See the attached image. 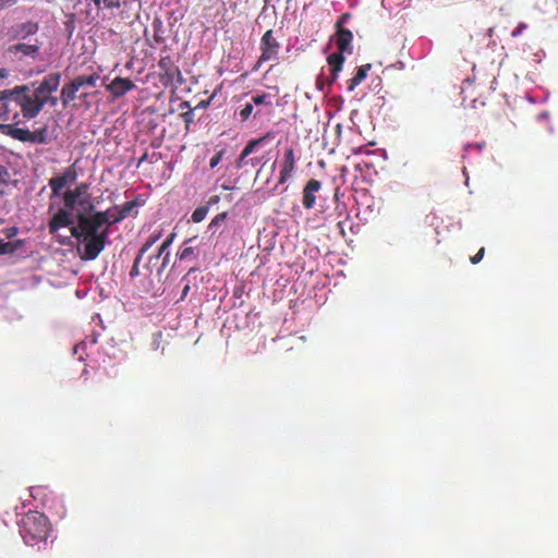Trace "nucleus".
I'll use <instances>...</instances> for the list:
<instances>
[{
    "label": "nucleus",
    "instance_id": "a211bd4d",
    "mask_svg": "<svg viewBox=\"0 0 558 558\" xmlns=\"http://www.w3.org/2000/svg\"><path fill=\"white\" fill-rule=\"evenodd\" d=\"M2 92L0 90V118L1 120H11L15 128H20L19 123H21V114L20 111H12L10 107V100H14V98H3Z\"/></svg>",
    "mask_w": 558,
    "mask_h": 558
},
{
    "label": "nucleus",
    "instance_id": "393cba45",
    "mask_svg": "<svg viewBox=\"0 0 558 558\" xmlns=\"http://www.w3.org/2000/svg\"><path fill=\"white\" fill-rule=\"evenodd\" d=\"M11 174L4 165L0 163V196L5 193L10 185Z\"/></svg>",
    "mask_w": 558,
    "mask_h": 558
},
{
    "label": "nucleus",
    "instance_id": "6e6552de",
    "mask_svg": "<svg viewBox=\"0 0 558 558\" xmlns=\"http://www.w3.org/2000/svg\"><path fill=\"white\" fill-rule=\"evenodd\" d=\"M158 68L160 70V76L166 84L174 83L175 80L181 81L180 68L175 65L174 60H172L169 54L161 57L158 61Z\"/></svg>",
    "mask_w": 558,
    "mask_h": 558
},
{
    "label": "nucleus",
    "instance_id": "ddd939ff",
    "mask_svg": "<svg viewBox=\"0 0 558 558\" xmlns=\"http://www.w3.org/2000/svg\"><path fill=\"white\" fill-rule=\"evenodd\" d=\"M295 162H296V158H295L294 149H293V147H289L288 149H286L284 155H283L281 170L279 173V184H284V182H287L289 177L292 175V172L295 170Z\"/></svg>",
    "mask_w": 558,
    "mask_h": 558
},
{
    "label": "nucleus",
    "instance_id": "3c124183",
    "mask_svg": "<svg viewBox=\"0 0 558 558\" xmlns=\"http://www.w3.org/2000/svg\"><path fill=\"white\" fill-rule=\"evenodd\" d=\"M116 215H111V209H109V219H114Z\"/></svg>",
    "mask_w": 558,
    "mask_h": 558
},
{
    "label": "nucleus",
    "instance_id": "de8ad7c7",
    "mask_svg": "<svg viewBox=\"0 0 558 558\" xmlns=\"http://www.w3.org/2000/svg\"><path fill=\"white\" fill-rule=\"evenodd\" d=\"M9 71L5 70V68H0V80H3V77H8Z\"/></svg>",
    "mask_w": 558,
    "mask_h": 558
},
{
    "label": "nucleus",
    "instance_id": "9d476101",
    "mask_svg": "<svg viewBox=\"0 0 558 558\" xmlns=\"http://www.w3.org/2000/svg\"><path fill=\"white\" fill-rule=\"evenodd\" d=\"M323 183L319 179H308L302 189V205L305 208H313L317 204V194Z\"/></svg>",
    "mask_w": 558,
    "mask_h": 558
},
{
    "label": "nucleus",
    "instance_id": "f704fd0d",
    "mask_svg": "<svg viewBox=\"0 0 558 558\" xmlns=\"http://www.w3.org/2000/svg\"><path fill=\"white\" fill-rule=\"evenodd\" d=\"M175 234L172 232L169 234L165 241H162L161 245L159 246L157 251V255H159V262L166 250H168L169 246H171L172 242L174 241Z\"/></svg>",
    "mask_w": 558,
    "mask_h": 558
},
{
    "label": "nucleus",
    "instance_id": "20e7f679",
    "mask_svg": "<svg viewBox=\"0 0 558 558\" xmlns=\"http://www.w3.org/2000/svg\"><path fill=\"white\" fill-rule=\"evenodd\" d=\"M0 131L19 142L39 143L40 145L51 142L47 124L34 131L27 130V128H16L14 124H0Z\"/></svg>",
    "mask_w": 558,
    "mask_h": 558
},
{
    "label": "nucleus",
    "instance_id": "9b49d317",
    "mask_svg": "<svg viewBox=\"0 0 558 558\" xmlns=\"http://www.w3.org/2000/svg\"><path fill=\"white\" fill-rule=\"evenodd\" d=\"M107 90L112 95L113 99H119V97H123V95L131 92V89L136 88V83L131 78H122V76H117L106 86Z\"/></svg>",
    "mask_w": 558,
    "mask_h": 558
},
{
    "label": "nucleus",
    "instance_id": "7ed1b4c3",
    "mask_svg": "<svg viewBox=\"0 0 558 558\" xmlns=\"http://www.w3.org/2000/svg\"><path fill=\"white\" fill-rule=\"evenodd\" d=\"M50 533V520L44 512L28 511L20 520V534L27 546L46 544Z\"/></svg>",
    "mask_w": 558,
    "mask_h": 558
},
{
    "label": "nucleus",
    "instance_id": "f03ea898",
    "mask_svg": "<svg viewBox=\"0 0 558 558\" xmlns=\"http://www.w3.org/2000/svg\"><path fill=\"white\" fill-rule=\"evenodd\" d=\"M50 88H52L51 80H43L34 89L29 85H16L13 88H5L2 96L13 97L23 117L31 120V118L37 117L43 111V94L46 89Z\"/></svg>",
    "mask_w": 558,
    "mask_h": 558
},
{
    "label": "nucleus",
    "instance_id": "f8f14e48",
    "mask_svg": "<svg viewBox=\"0 0 558 558\" xmlns=\"http://www.w3.org/2000/svg\"><path fill=\"white\" fill-rule=\"evenodd\" d=\"M39 27L37 22L16 23L10 27L8 34L13 40H25L29 35H35Z\"/></svg>",
    "mask_w": 558,
    "mask_h": 558
},
{
    "label": "nucleus",
    "instance_id": "37998d69",
    "mask_svg": "<svg viewBox=\"0 0 558 558\" xmlns=\"http://www.w3.org/2000/svg\"><path fill=\"white\" fill-rule=\"evenodd\" d=\"M328 84V78H324V76H317L316 78V86L318 89H325L326 85Z\"/></svg>",
    "mask_w": 558,
    "mask_h": 558
},
{
    "label": "nucleus",
    "instance_id": "4468645a",
    "mask_svg": "<svg viewBox=\"0 0 558 558\" xmlns=\"http://www.w3.org/2000/svg\"><path fill=\"white\" fill-rule=\"evenodd\" d=\"M345 61L344 54H341L340 50L333 51L327 56V63L330 70V76L327 78L328 84L335 83L338 80L339 73L342 71L343 63Z\"/></svg>",
    "mask_w": 558,
    "mask_h": 558
},
{
    "label": "nucleus",
    "instance_id": "7c9ffc66",
    "mask_svg": "<svg viewBox=\"0 0 558 558\" xmlns=\"http://www.w3.org/2000/svg\"><path fill=\"white\" fill-rule=\"evenodd\" d=\"M227 218H228L227 211L218 213V215H216L211 219L210 223L208 225V229L211 230L213 232H216L217 228H219L220 225H222V222L226 221Z\"/></svg>",
    "mask_w": 558,
    "mask_h": 558
},
{
    "label": "nucleus",
    "instance_id": "6ab92c4d",
    "mask_svg": "<svg viewBox=\"0 0 558 558\" xmlns=\"http://www.w3.org/2000/svg\"><path fill=\"white\" fill-rule=\"evenodd\" d=\"M44 80L51 81V88L49 90H45V93L41 94L43 108L44 106H46L47 102H49L50 106H57L58 98H56V96H52V93L56 92V89H58L61 84V73L46 74Z\"/></svg>",
    "mask_w": 558,
    "mask_h": 558
},
{
    "label": "nucleus",
    "instance_id": "412c9836",
    "mask_svg": "<svg viewBox=\"0 0 558 558\" xmlns=\"http://www.w3.org/2000/svg\"><path fill=\"white\" fill-rule=\"evenodd\" d=\"M372 69V64H362L357 68L355 74H353L352 78L347 81V88L349 92H353L359 84L363 83L365 77H367L368 72Z\"/></svg>",
    "mask_w": 558,
    "mask_h": 558
},
{
    "label": "nucleus",
    "instance_id": "c9c22d12",
    "mask_svg": "<svg viewBox=\"0 0 558 558\" xmlns=\"http://www.w3.org/2000/svg\"><path fill=\"white\" fill-rule=\"evenodd\" d=\"M87 189H89L88 183H78L74 187L76 204L80 205V199H82V197L84 196V193H86Z\"/></svg>",
    "mask_w": 558,
    "mask_h": 558
},
{
    "label": "nucleus",
    "instance_id": "a19ab883",
    "mask_svg": "<svg viewBox=\"0 0 558 558\" xmlns=\"http://www.w3.org/2000/svg\"><path fill=\"white\" fill-rule=\"evenodd\" d=\"M19 232L17 227H7L2 230V233L7 236V239H12V236L16 235Z\"/></svg>",
    "mask_w": 558,
    "mask_h": 558
},
{
    "label": "nucleus",
    "instance_id": "423d86ee",
    "mask_svg": "<svg viewBox=\"0 0 558 558\" xmlns=\"http://www.w3.org/2000/svg\"><path fill=\"white\" fill-rule=\"evenodd\" d=\"M270 133H266L264 136H259L258 138H252L246 143L244 148L241 150L238 159H235V168H245V166H254L260 165L263 158H258V156H254L253 158H248L253 151L256 150L257 147H260L263 143L270 137Z\"/></svg>",
    "mask_w": 558,
    "mask_h": 558
},
{
    "label": "nucleus",
    "instance_id": "bb28decb",
    "mask_svg": "<svg viewBox=\"0 0 558 558\" xmlns=\"http://www.w3.org/2000/svg\"><path fill=\"white\" fill-rule=\"evenodd\" d=\"M253 112H254V105H253V99L251 98V100L245 102L244 106L240 109L239 117L242 122H247L248 118L252 117Z\"/></svg>",
    "mask_w": 558,
    "mask_h": 558
},
{
    "label": "nucleus",
    "instance_id": "09e8293b",
    "mask_svg": "<svg viewBox=\"0 0 558 558\" xmlns=\"http://www.w3.org/2000/svg\"><path fill=\"white\" fill-rule=\"evenodd\" d=\"M335 198H339V187H336L335 190Z\"/></svg>",
    "mask_w": 558,
    "mask_h": 558
},
{
    "label": "nucleus",
    "instance_id": "f257e3e1",
    "mask_svg": "<svg viewBox=\"0 0 558 558\" xmlns=\"http://www.w3.org/2000/svg\"><path fill=\"white\" fill-rule=\"evenodd\" d=\"M110 211H96L92 215L77 213V223L71 227V234L83 242V260H94L105 250L110 233Z\"/></svg>",
    "mask_w": 558,
    "mask_h": 558
},
{
    "label": "nucleus",
    "instance_id": "79ce46f5",
    "mask_svg": "<svg viewBox=\"0 0 558 558\" xmlns=\"http://www.w3.org/2000/svg\"><path fill=\"white\" fill-rule=\"evenodd\" d=\"M484 254H485V248H484V246H482V248H480L475 255H472L470 260L472 262V264H478V262L482 260Z\"/></svg>",
    "mask_w": 558,
    "mask_h": 558
},
{
    "label": "nucleus",
    "instance_id": "c03bdc74",
    "mask_svg": "<svg viewBox=\"0 0 558 558\" xmlns=\"http://www.w3.org/2000/svg\"><path fill=\"white\" fill-rule=\"evenodd\" d=\"M220 197L219 195H211V197L207 201V210L209 209L210 205L219 204Z\"/></svg>",
    "mask_w": 558,
    "mask_h": 558
},
{
    "label": "nucleus",
    "instance_id": "b1692460",
    "mask_svg": "<svg viewBox=\"0 0 558 558\" xmlns=\"http://www.w3.org/2000/svg\"><path fill=\"white\" fill-rule=\"evenodd\" d=\"M98 78H99V74H97V73L78 74L77 75V87L80 89V88H82V86H95Z\"/></svg>",
    "mask_w": 558,
    "mask_h": 558
},
{
    "label": "nucleus",
    "instance_id": "a878e982",
    "mask_svg": "<svg viewBox=\"0 0 558 558\" xmlns=\"http://www.w3.org/2000/svg\"><path fill=\"white\" fill-rule=\"evenodd\" d=\"M181 106H182V108H183V106L189 108L186 111H182L181 117H182L183 122L185 123V128L190 129V126L195 118V111L193 110V108H191L189 101H183L181 104Z\"/></svg>",
    "mask_w": 558,
    "mask_h": 558
},
{
    "label": "nucleus",
    "instance_id": "ea45409f",
    "mask_svg": "<svg viewBox=\"0 0 558 558\" xmlns=\"http://www.w3.org/2000/svg\"><path fill=\"white\" fill-rule=\"evenodd\" d=\"M351 17H352L351 12H343V14H341L340 17H338L335 26L336 27L343 26V24L348 23V21H350Z\"/></svg>",
    "mask_w": 558,
    "mask_h": 558
},
{
    "label": "nucleus",
    "instance_id": "cd10ccee",
    "mask_svg": "<svg viewBox=\"0 0 558 558\" xmlns=\"http://www.w3.org/2000/svg\"><path fill=\"white\" fill-rule=\"evenodd\" d=\"M63 203L68 210L69 208H74L75 205H77L75 198V187H73L72 190H65V192L63 193Z\"/></svg>",
    "mask_w": 558,
    "mask_h": 558
},
{
    "label": "nucleus",
    "instance_id": "2f4dec72",
    "mask_svg": "<svg viewBox=\"0 0 558 558\" xmlns=\"http://www.w3.org/2000/svg\"><path fill=\"white\" fill-rule=\"evenodd\" d=\"M153 27L155 29L154 41L157 44L163 43L165 36L162 32V22H160V20H155L153 23Z\"/></svg>",
    "mask_w": 558,
    "mask_h": 558
},
{
    "label": "nucleus",
    "instance_id": "8fccbe9b",
    "mask_svg": "<svg viewBox=\"0 0 558 558\" xmlns=\"http://www.w3.org/2000/svg\"><path fill=\"white\" fill-rule=\"evenodd\" d=\"M146 157H147V155L142 156V157L140 158L138 162H143V160H145V159H146Z\"/></svg>",
    "mask_w": 558,
    "mask_h": 558
},
{
    "label": "nucleus",
    "instance_id": "58836bf2",
    "mask_svg": "<svg viewBox=\"0 0 558 558\" xmlns=\"http://www.w3.org/2000/svg\"><path fill=\"white\" fill-rule=\"evenodd\" d=\"M194 253L193 246H183L182 250L179 252V256L181 260H184V258H190Z\"/></svg>",
    "mask_w": 558,
    "mask_h": 558
},
{
    "label": "nucleus",
    "instance_id": "c756f323",
    "mask_svg": "<svg viewBox=\"0 0 558 558\" xmlns=\"http://www.w3.org/2000/svg\"><path fill=\"white\" fill-rule=\"evenodd\" d=\"M252 99H253V108H254V106H263V104H265V106H272L271 98H270L269 94H267V93L255 94L254 96H252Z\"/></svg>",
    "mask_w": 558,
    "mask_h": 558
},
{
    "label": "nucleus",
    "instance_id": "473e14b6",
    "mask_svg": "<svg viewBox=\"0 0 558 558\" xmlns=\"http://www.w3.org/2000/svg\"><path fill=\"white\" fill-rule=\"evenodd\" d=\"M80 206L83 207L87 213H93L94 203L88 190L86 191V193H83V197L80 201Z\"/></svg>",
    "mask_w": 558,
    "mask_h": 558
},
{
    "label": "nucleus",
    "instance_id": "2eb2a0df",
    "mask_svg": "<svg viewBox=\"0 0 558 558\" xmlns=\"http://www.w3.org/2000/svg\"><path fill=\"white\" fill-rule=\"evenodd\" d=\"M73 225V219L71 217V213L64 207H60V209L54 213L53 217L50 219L48 223V229L50 233H56L60 230L61 227H70Z\"/></svg>",
    "mask_w": 558,
    "mask_h": 558
},
{
    "label": "nucleus",
    "instance_id": "5701e85b",
    "mask_svg": "<svg viewBox=\"0 0 558 558\" xmlns=\"http://www.w3.org/2000/svg\"><path fill=\"white\" fill-rule=\"evenodd\" d=\"M23 240L17 241H4L0 238V253L1 255H5V253L16 252L19 246H22Z\"/></svg>",
    "mask_w": 558,
    "mask_h": 558
},
{
    "label": "nucleus",
    "instance_id": "4be33fe9",
    "mask_svg": "<svg viewBox=\"0 0 558 558\" xmlns=\"http://www.w3.org/2000/svg\"><path fill=\"white\" fill-rule=\"evenodd\" d=\"M140 203L137 202V198L135 201H128V203L122 204L121 208L117 213L113 220H110V225H114V222L122 221V219L128 218L129 214L133 210L134 207H137Z\"/></svg>",
    "mask_w": 558,
    "mask_h": 558
},
{
    "label": "nucleus",
    "instance_id": "72a5a7b5",
    "mask_svg": "<svg viewBox=\"0 0 558 558\" xmlns=\"http://www.w3.org/2000/svg\"><path fill=\"white\" fill-rule=\"evenodd\" d=\"M208 214V206H198L194 209L192 214V221L199 222L204 221L206 215Z\"/></svg>",
    "mask_w": 558,
    "mask_h": 558
},
{
    "label": "nucleus",
    "instance_id": "a18cd8bd",
    "mask_svg": "<svg viewBox=\"0 0 558 558\" xmlns=\"http://www.w3.org/2000/svg\"><path fill=\"white\" fill-rule=\"evenodd\" d=\"M191 289V286H190V282L189 280H186V283L184 284L183 289H182V295H181V299H184L186 298L189 291Z\"/></svg>",
    "mask_w": 558,
    "mask_h": 558
},
{
    "label": "nucleus",
    "instance_id": "0eeeda50",
    "mask_svg": "<svg viewBox=\"0 0 558 558\" xmlns=\"http://www.w3.org/2000/svg\"><path fill=\"white\" fill-rule=\"evenodd\" d=\"M78 178V169L76 163L69 165L62 170L61 174L53 175L48 180V185L51 190V196H60L63 187L76 182Z\"/></svg>",
    "mask_w": 558,
    "mask_h": 558
},
{
    "label": "nucleus",
    "instance_id": "c85d7f7f",
    "mask_svg": "<svg viewBox=\"0 0 558 558\" xmlns=\"http://www.w3.org/2000/svg\"><path fill=\"white\" fill-rule=\"evenodd\" d=\"M143 259L142 248L136 254V257L134 259L133 266L130 269V276L131 278H136V276L143 275V269L140 268V264Z\"/></svg>",
    "mask_w": 558,
    "mask_h": 558
},
{
    "label": "nucleus",
    "instance_id": "dca6fc26",
    "mask_svg": "<svg viewBox=\"0 0 558 558\" xmlns=\"http://www.w3.org/2000/svg\"><path fill=\"white\" fill-rule=\"evenodd\" d=\"M353 32L349 31V28H344V26L336 28V45L341 54H344V52L353 51Z\"/></svg>",
    "mask_w": 558,
    "mask_h": 558
},
{
    "label": "nucleus",
    "instance_id": "49530a36",
    "mask_svg": "<svg viewBox=\"0 0 558 558\" xmlns=\"http://www.w3.org/2000/svg\"><path fill=\"white\" fill-rule=\"evenodd\" d=\"M523 27H525V25H523V23H521L519 26H517L515 31H513V33H512V36L517 37V35H520V33H522V31H523Z\"/></svg>",
    "mask_w": 558,
    "mask_h": 558
},
{
    "label": "nucleus",
    "instance_id": "39448f33",
    "mask_svg": "<svg viewBox=\"0 0 558 558\" xmlns=\"http://www.w3.org/2000/svg\"><path fill=\"white\" fill-rule=\"evenodd\" d=\"M282 45L275 36L272 28L264 32L259 40L260 56L253 65L252 71H259L265 61L278 60Z\"/></svg>",
    "mask_w": 558,
    "mask_h": 558
},
{
    "label": "nucleus",
    "instance_id": "4c0bfd02",
    "mask_svg": "<svg viewBox=\"0 0 558 558\" xmlns=\"http://www.w3.org/2000/svg\"><path fill=\"white\" fill-rule=\"evenodd\" d=\"M226 154V149L218 150L211 159H209V167L216 168L217 165H219L220 160L222 159L223 155Z\"/></svg>",
    "mask_w": 558,
    "mask_h": 558
},
{
    "label": "nucleus",
    "instance_id": "1a4fd4ad",
    "mask_svg": "<svg viewBox=\"0 0 558 558\" xmlns=\"http://www.w3.org/2000/svg\"><path fill=\"white\" fill-rule=\"evenodd\" d=\"M43 47V43L35 39L34 43H15V45H10L7 48V54L11 56H31V58H37L40 49Z\"/></svg>",
    "mask_w": 558,
    "mask_h": 558
},
{
    "label": "nucleus",
    "instance_id": "e433bc0d",
    "mask_svg": "<svg viewBox=\"0 0 558 558\" xmlns=\"http://www.w3.org/2000/svg\"><path fill=\"white\" fill-rule=\"evenodd\" d=\"M160 234L149 235L144 244L141 246L143 256L148 252L149 247L154 246L155 242L158 241Z\"/></svg>",
    "mask_w": 558,
    "mask_h": 558
},
{
    "label": "nucleus",
    "instance_id": "f3484780",
    "mask_svg": "<svg viewBox=\"0 0 558 558\" xmlns=\"http://www.w3.org/2000/svg\"><path fill=\"white\" fill-rule=\"evenodd\" d=\"M169 262V254H166L161 264L159 263V255L153 254L148 255L145 264L143 265V275L144 276H150L153 275L154 270L157 269L158 276L162 275L163 269H166V266Z\"/></svg>",
    "mask_w": 558,
    "mask_h": 558
},
{
    "label": "nucleus",
    "instance_id": "603ef678",
    "mask_svg": "<svg viewBox=\"0 0 558 558\" xmlns=\"http://www.w3.org/2000/svg\"><path fill=\"white\" fill-rule=\"evenodd\" d=\"M222 187L223 189H230V186H228V184H223Z\"/></svg>",
    "mask_w": 558,
    "mask_h": 558
},
{
    "label": "nucleus",
    "instance_id": "aec40b11",
    "mask_svg": "<svg viewBox=\"0 0 558 558\" xmlns=\"http://www.w3.org/2000/svg\"><path fill=\"white\" fill-rule=\"evenodd\" d=\"M78 93V80L75 76L69 83H64L60 92V100L64 108L69 106L72 100H75Z\"/></svg>",
    "mask_w": 558,
    "mask_h": 558
}]
</instances>
